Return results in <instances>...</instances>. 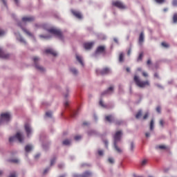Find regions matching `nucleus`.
Segmentation results:
<instances>
[{
  "label": "nucleus",
  "instance_id": "bb28decb",
  "mask_svg": "<svg viewBox=\"0 0 177 177\" xmlns=\"http://www.w3.org/2000/svg\"><path fill=\"white\" fill-rule=\"evenodd\" d=\"M156 149H160V150H165L167 147L165 145H158L156 147Z\"/></svg>",
  "mask_w": 177,
  "mask_h": 177
},
{
  "label": "nucleus",
  "instance_id": "f704fd0d",
  "mask_svg": "<svg viewBox=\"0 0 177 177\" xmlns=\"http://www.w3.org/2000/svg\"><path fill=\"white\" fill-rule=\"evenodd\" d=\"M46 117H49L50 118H52V112L51 111H48L46 113Z\"/></svg>",
  "mask_w": 177,
  "mask_h": 177
},
{
  "label": "nucleus",
  "instance_id": "13d9d810",
  "mask_svg": "<svg viewBox=\"0 0 177 177\" xmlns=\"http://www.w3.org/2000/svg\"><path fill=\"white\" fill-rule=\"evenodd\" d=\"M147 65L151 64V59H148L147 62Z\"/></svg>",
  "mask_w": 177,
  "mask_h": 177
},
{
  "label": "nucleus",
  "instance_id": "473e14b6",
  "mask_svg": "<svg viewBox=\"0 0 177 177\" xmlns=\"http://www.w3.org/2000/svg\"><path fill=\"white\" fill-rule=\"evenodd\" d=\"M39 37L41 39H48L50 38V36H45L44 35H39Z\"/></svg>",
  "mask_w": 177,
  "mask_h": 177
},
{
  "label": "nucleus",
  "instance_id": "ddd939ff",
  "mask_svg": "<svg viewBox=\"0 0 177 177\" xmlns=\"http://www.w3.org/2000/svg\"><path fill=\"white\" fill-rule=\"evenodd\" d=\"M35 18L34 17H24L22 18L23 22H32L35 21Z\"/></svg>",
  "mask_w": 177,
  "mask_h": 177
},
{
  "label": "nucleus",
  "instance_id": "2f4dec72",
  "mask_svg": "<svg viewBox=\"0 0 177 177\" xmlns=\"http://www.w3.org/2000/svg\"><path fill=\"white\" fill-rule=\"evenodd\" d=\"M56 162V158H53L50 160V167L53 166Z\"/></svg>",
  "mask_w": 177,
  "mask_h": 177
},
{
  "label": "nucleus",
  "instance_id": "a18cd8bd",
  "mask_svg": "<svg viewBox=\"0 0 177 177\" xmlns=\"http://www.w3.org/2000/svg\"><path fill=\"white\" fill-rule=\"evenodd\" d=\"M5 33H6V32H5L4 30L0 29V36H2V35H5Z\"/></svg>",
  "mask_w": 177,
  "mask_h": 177
},
{
  "label": "nucleus",
  "instance_id": "bf43d9fd",
  "mask_svg": "<svg viewBox=\"0 0 177 177\" xmlns=\"http://www.w3.org/2000/svg\"><path fill=\"white\" fill-rule=\"evenodd\" d=\"M2 2L3 3L4 6H7V2L6 0H1Z\"/></svg>",
  "mask_w": 177,
  "mask_h": 177
},
{
  "label": "nucleus",
  "instance_id": "b1692460",
  "mask_svg": "<svg viewBox=\"0 0 177 177\" xmlns=\"http://www.w3.org/2000/svg\"><path fill=\"white\" fill-rule=\"evenodd\" d=\"M143 55H144V53H143V52H141V53L139 54V56H138V59H137V61H138V62L142 61V57H143Z\"/></svg>",
  "mask_w": 177,
  "mask_h": 177
},
{
  "label": "nucleus",
  "instance_id": "393cba45",
  "mask_svg": "<svg viewBox=\"0 0 177 177\" xmlns=\"http://www.w3.org/2000/svg\"><path fill=\"white\" fill-rule=\"evenodd\" d=\"M154 129V121L152 119L150 122V131H153Z\"/></svg>",
  "mask_w": 177,
  "mask_h": 177
},
{
  "label": "nucleus",
  "instance_id": "f257e3e1",
  "mask_svg": "<svg viewBox=\"0 0 177 177\" xmlns=\"http://www.w3.org/2000/svg\"><path fill=\"white\" fill-rule=\"evenodd\" d=\"M122 135V133L121 131H116L115 133L113 136V139H114V147L116 150V151H118V153H122V149H120L117 143L118 142H120V139H121V136Z\"/></svg>",
  "mask_w": 177,
  "mask_h": 177
},
{
  "label": "nucleus",
  "instance_id": "c03bdc74",
  "mask_svg": "<svg viewBox=\"0 0 177 177\" xmlns=\"http://www.w3.org/2000/svg\"><path fill=\"white\" fill-rule=\"evenodd\" d=\"M158 3H163L165 2V0H155Z\"/></svg>",
  "mask_w": 177,
  "mask_h": 177
},
{
  "label": "nucleus",
  "instance_id": "603ef678",
  "mask_svg": "<svg viewBox=\"0 0 177 177\" xmlns=\"http://www.w3.org/2000/svg\"><path fill=\"white\" fill-rule=\"evenodd\" d=\"M131 48H130L128 51H127V55L129 56L131 55Z\"/></svg>",
  "mask_w": 177,
  "mask_h": 177
},
{
  "label": "nucleus",
  "instance_id": "a19ab883",
  "mask_svg": "<svg viewBox=\"0 0 177 177\" xmlns=\"http://www.w3.org/2000/svg\"><path fill=\"white\" fill-rule=\"evenodd\" d=\"M147 162V160L146 159L143 160L141 163L142 166H145Z\"/></svg>",
  "mask_w": 177,
  "mask_h": 177
},
{
  "label": "nucleus",
  "instance_id": "6ab92c4d",
  "mask_svg": "<svg viewBox=\"0 0 177 177\" xmlns=\"http://www.w3.org/2000/svg\"><path fill=\"white\" fill-rule=\"evenodd\" d=\"M17 39L22 44H26V41H25V39L21 36L19 35L18 37H17Z\"/></svg>",
  "mask_w": 177,
  "mask_h": 177
},
{
  "label": "nucleus",
  "instance_id": "6e6552de",
  "mask_svg": "<svg viewBox=\"0 0 177 177\" xmlns=\"http://www.w3.org/2000/svg\"><path fill=\"white\" fill-rule=\"evenodd\" d=\"M10 57V54H6L3 49L0 48V58L8 59Z\"/></svg>",
  "mask_w": 177,
  "mask_h": 177
},
{
  "label": "nucleus",
  "instance_id": "7ed1b4c3",
  "mask_svg": "<svg viewBox=\"0 0 177 177\" xmlns=\"http://www.w3.org/2000/svg\"><path fill=\"white\" fill-rule=\"evenodd\" d=\"M46 30H48V32L57 36L61 39H63V35L62 34V31H60V30H58L55 28H51Z\"/></svg>",
  "mask_w": 177,
  "mask_h": 177
},
{
  "label": "nucleus",
  "instance_id": "f03ea898",
  "mask_svg": "<svg viewBox=\"0 0 177 177\" xmlns=\"http://www.w3.org/2000/svg\"><path fill=\"white\" fill-rule=\"evenodd\" d=\"M133 80L136 85L140 88H145V86H150V83L149 80L141 81L137 75L134 76Z\"/></svg>",
  "mask_w": 177,
  "mask_h": 177
},
{
  "label": "nucleus",
  "instance_id": "79ce46f5",
  "mask_svg": "<svg viewBox=\"0 0 177 177\" xmlns=\"http://www.w3.org/2000/svg\"><path fill=\"white\" fill-rule=\"evenodd\" d=\"M97 153H98L99 156H103V153H104L102 150H98Z\"/></svg>",
  "mask_w": 177,
  "mask_h": 177
},
{
  "label": "nucleus",
  "instance_id": "052dcab7",
  "mask_svg": "<svg viewBox=\"0 0 177 177\" xmlns=\"http://www.w3.org/2000/svg\"><path fill=\"white\" fill-rule=\"evenodd\" d=\"M145 136H146V138H149L150 133H146Z\"/></svg>",
  "mask_w": 177,
  "mask_h": 177
},
{
  "label": "nucleus",
  "instance_id": "4be33fe9",
  "mask_svg": "<svg viewBox=\"0 0 177 177\" xmlns=\"http://www.w3.org/2000/svg\"><path fill=\"white\" fill-rule=\"evenodd\" d=\"M113 87L110 86L106 91L102 93V95H104V94L108 93L109 91H113Z\"/></svg>",
  "mask_w": 177,
  "mask_h": 177
},
{
  "label": "nucleus",
  "instance_id": "20e7f679",
  "mask_svg": "<svg viewBox=\"0 0 177 177\" xmlns=\"http://www.w3.org/2000/svg\"><path fill=\"white\" fill-rule=\"evenodd\" d=\"M11 115L10 113H5L1 114L0 118V124L5 121L6 122H9L10 121Z\"/></svg>",
  "mask_w": 177,
  "mask_h": 177
},
{
  "label": "nucleus",
  "instance_id": "338daca9",
  "mask_svg": "<svg viewBox=\"0 0 177 177\" xmlns=\"http://www.w3.org/2000/svg\"><path fill=\"white\" fill-rule=\"evenodd\" d=\"M113 40H114V41H115V43H118V39H117L116 38H115Z\"/></svg>",
  "mask_w": 177,
  "mask_h": 177
},
{
  "label": "nucleus",
  "instance_id": "4d7b16f0",
  "mask_svg": "<svg viewBox=\"0 0 177 177\" xmlns=\"http://www.w3.org/2000/svg\"><path fill=\"white\" fill-rule=\"evenodd\" d=\"M142 75H143L144 77H147V76H148V74H147V73H145V72H143V73H142Z\"/></svg>",
  "mask_w": 177,
  "mask_h": 177
},
{
  "label": "nucleus",
  "instance_id": "c85d7f7f",
  "mask_svg": "<svg viewBox=\"0 0 177 177\" xmlns=\"http://www.w3.org/2000/svg\"><path fill=\"white\" fill-rule=\"evenodd\" d=\"M22 30L29 36H32V34L29 32L27 29L22 28Z\"/></svg>",
  "mask_w": 177,
  "mask_h": 177
},
{
  "label": "nucleus",
  "instance_id": "dca6fc26",
  "mask_svg": "<svg viewBox=\"0 0 177 177\" xmlns=\"http://www.w3.org/2000/svg\"><path fill=\"white\" fill-rule=\"evenodd\" d=\"M93 42H90V43H85L84 44V47L85 49L88 50L92 48V46H93Z\"/></svg>",
  "mask_w": 177,
  "mask_h": 177
},
{
  "label": "nucleus",
  "instance_id": "09e8293b",
  "mask_svg": "<svg viewBox=\"0 0 177 177\" xmlns=\"http://www.w3.org/2000/svg\"><path fill=\"white\" fill-rule=\"evenodd\" d=\"M148 116H149V113H145V115L144 117H143V120H147V118H148Z\"/></svg>",
  "mask_w": 177,
  "mask_h": 177
},
{
  "label": "nucleus",
  "instance_id": "e2e57ef3",
  "mask_svg": "<svg viewBox=\"0 0 177 177\" xmlns=\"http://www.w3.org/2000/svg\"><path fill=\"white\" fill-rule=\"evenodd\" d=\"M58 168L59 169L63 168V165H58Z\"/></svg>",
  "mask_w": 177,
  "mask_h": 177
},
{
  "label": "nucleus",
  "instance_id": "ea45409f",
  "mask_svg": "<svg viewBox=\"0 0 177 177\" xmlns=\"http://www.w3.org/2000/svg\"><path fill=\"white\" fill-rule=\"evenodd\" d=\"M82 137L81 136H75V140H80Z\"/></svg>",
  "mask_w": 177,
  "mask_h": 177
},
{
  "label": "nucleus",
  "instance_id": "aec40b11",
  "mask_svg": "<svg viewBox=\"0 0 177 177\" xmlns=\"http://www.w3.org/2000/svg\"><path fill=\"white\" fill-rule=\"evenodd\" d=\"M144 41V33L142 32L139 37V42L142 43Z\"/></svg>",
  "mask_w": 177,
  "mask_h": 177
},
{
  "label": "nucleus",
  "instance_id": "0eeeda50",
  "mask_svg": "<svg viewBox=\"0 0 177 177\" xmlns=\"http://www.w3.org/2000/svg\"><path fill=\"white\" fill-rule=\"evenodd\" d=\"M33 61H34L36 68L39 69L41 71H44V68L42 66H39L37 64V62L39 61V58H38L37 57H35L33 58Z\"/></svg>",
  "mask_w": 177,
  "mask_h": 177
},
{
  "label": "nucleus",
  "instance_id": "5fc2aeb1",
  "mask_svg": "<svg viewBox=\"0 0 177 177\" xmlns=\"http://www.w3.org/2000/svg\"><path fill=\"white\" fill-rule=\"evenodd\" d=\"M100 104L102 106V107H105L102 100L100 101Z\"/></svg>",
  "mask_w": 177,
  "mask_h": 177
},
{
  "label": "nucleus",
  "instance_id": "6e6d98bb",
  "mask_svg": "<svg viewBox=\"0 0 177 177\" xmlns=\"http://www.w3.org/2000/svg\"><path fill=\"white\" fill-rule=\"evenodd\" d=\"M48 171H49V169H48V168L44 170V174H46Z\"/></svg>",
  "mask_w": 177,
  "mask_h": 177
},
{
  "label": "nucleus",
  "instance_id": "f3484780",
  "mask_svg": "<svg viewBox=\"0 0 177 177\" xmlns=\"http://www.w3.org/2000/svg\"><path fill=\"white\" fill-rule=\"evenodd\" d=\"M32 150V146L30 145H28L25 147V151L26 153H29V151H31Z\"/></svg>",
  "mask_w": 177,
  "mask_h": 177
},
{
  "label": "nucleus",
  "instance_id": "3c124183",
  "mask_svg": "<svg viewBox=\"0 0 177 177\" xmlns=\"http://www.w3.org/2000/svg\"><path fill=\"white\" fill-rule=\"evenodd\" d=\"M64 106H65V107H68V101H66L65 102H64Z\"/></svg>",
  "mask_w": 177,
  "mask_h": 177
},
{
  "label": "nucleus",
  "instance_id": "f8f14e48",
  "mask_svg": "<svg viewBox=\"0 0 177 177\" xmlns=\"http://www.w3.org/2000/svg\"><path fill=\"white\" fill-rule=\"evenodd\" d=\"M25 131L26 132L27 136H30V133H32V129L28 124H26L25 126Z\"/></svg>",
  "mask_w": 177,
  "mask_h": 177
},
{
  "label": "nucleus",
  "instance_id": "de8ad7c7",
  "mask_svg": "<svg viewBox=\"0 0 177 177\" xmlns=\"http://www.w3.org/2000/svg\"><path fill=\"white\" fill-rule=\"evenodd\" d=\"M164 124H165L164 121L162 120H160V125L162 126V127H164Z\"/></svg>",
  "mask_w": 177,
  "mask_h": 177
},
{
  "label": "nucleus",
  "instance_id": "4c0bfd02",
  "mask_svg": "<svg viewBox=\"0 0 177 177\" xmlns=\"http://www.w3.org/2000/svg\"><path fill=\"white\" fill-rule=\"evenodd\" d=\"M108 161H109V162L110 164H113V162H114V160H113L112 158H109L108 159Z\"/></svg>",
  "mask_w": 177,
  "mask_h": 177
},
{
  "label": "nucleus",
  "instance_id": "49530a36",
  "mask_svg": "<svg viewBox=\"0 0 177 177\" xmlns=\"http://www.w3.org/2000/svg\"><path fill=\"white\" fill-rule=\"evenodd\" d=\"M156 111H157L158 113H161V109H160V106H157V108H156Z\"/></svg>",
  "mask_w": 177,
  "mask_h": 177
},
{
  "label": "nucleus",
  "instance_id": "58836bf2",
  "mask_svg": "<svg viewBox=\"0 0 177 177\" xmlns=\"http://www.w3.org/2000/svg\"><path fill=\"white\" fill-rule=\"evenodd\" d=\"M172 5L175 7L177 6V0H173L172 1Z\"/></svg>",
  "mask_w": 177,
  "mask_h": 177
},
{
  "label": "nucleus",
  "instance_id": "69168bd1",
  "mask_svg": "<svg viewBox=\"0 0 177 177\" xmlns=\"http://www.w3.org/2000/svg\"><path fill=\"white\" fill-rule=\"evenodd\" d=\"M39 154H37V155H35V158H39Z\"/></svg>",
  "mask_w": 177,
  "mask_h": 177
},
{
  "label": "nucleus",
  "instance_id": "680f3d73",
  "mask_svg": "<svg viewBox=\"0 0 177 177\" xmlns=\"http://www.w3.org/2000/svg\"><path fill=\"white\" fill-rule=\"evenodd\" d=\"M154 77H156V78H158L159 77L158 74L157 73H156L154 74Z\"/></svg>",
  "mask_w": 177,
  "mask_h": 177
},
{
  "label": "nucleus",
  "instance_id": "a211bd4d",
  "mask_svg": "<svg viewBox=\"0 0 177 177\" xmlns=\"http://www.w3.org/2000/svg\"><path fill=\"white\" fill-rule=\"evenodd\" d=\"M77 60L80 63L82 66H84V62H82V57L79 55H76Z\"/></svg>",
  "mask_w": 177,
  "mask_h": 177
},
{
  "label": "nucleus",
  "instance_id": "412c9836",
  "mask_svg": "<svg viewBox=\"0 0 177 177\" xmlns=\"http://www.w3.org/2000/svg\"><path fill=\"white\" fill-rule=\"evenodd\" d=\"M91 175L92 174H91V172L86 171L83 174H82V177H91Z\"/></svg>",
  "mask_w": 177,
  "mask_h": 177
},
{
  "label": "nucleus",
  "instance_id": "864d4df0",
  "mask_svg": "<svg viewBox=\"0 0 177 177\" xmlns=\"http://www.w3.org/2000/svg\"><path fill=\"white\" fill-rule=\"evenodd\" d=\"M134 149V145H133V142H131V150H133Z\"/></svg>",
  "mask_w": 177,
  "mask_h": 177
},
{
  "label": "nucleus",
  "instance_id": "7c9ffc66",
  "mask_svg": "<svg viewBox=\"0 0 177 177\" xmlns=\"http://www.w3.org/2000/svg\"><path fill=\"white\" fill-rule=\"evenodd\" d=\"M70 71L74 74V75H77L78 74V71L75 68H71Z\"/></svg>",
  "mask_w": 177,
  "mask_h": 177
},
{
  "label": "nucleus",
  "instance_id": "5701e85b",
  "mask_svg": "<svg viewBox=\"0 0 177 177\" xmlns=\"http://www.w3.org/2000/svg\"><path fill=\"white\" fill-rule=\"evenodd\" d=\"M63 145L64 146H68V145H70V143H71V141H70V140L68 139H66V140H64L63 142H62Z\"/></svg>",
  "mask_w": 177,
  "mask_h": 177
},
{
  "label": "nucleus",
  "instance_id": "c9c22d12",
  "mask_svg": "<svg viewBox=\"0 0 177 177\" xmlns=\"http://www.w3.org/2000/svg\"><path fill=\"white\" fill-rule=\"evenodd\" d=\"M161 45L165 48H169V46L165 42H162Z\"/></svg>",
  "mask_w": 177,
  "mask_h": 177
},
{
  "label": "nucleus",
  "instance_id": "c756f323",
  "mask_svg": "<svg viewBox=\"0 0 177 177\" xmlns=\"http://www.w3.org/2000/svg\"><path fill=\"white\" fill-rule=\"evenodd\" d=\"M141 115H142V111H139L136 115V118L138 120V118H140Z\"/></svg>",
  "mask_w": 177,
  "mask_h": 177
},
{
  "label": "nucleus",
  "instance_id": "1a4fd4ad",
  "mask_svg": "<svg viewBox=\"0 0 177 177\" xmlns=\"http://www.w3.org/2000/svg\"><path fill=\"white\" fill-rule=\"evenodd\" d=\"M71 12L76 18L79 19H82V15H81V12L74 10H71Z\"/></svg>",
  "mask_w": 177,
  "mask_h": 177
},
{
  "label": "nucleus",
  "instance_id": "37998d69",
  "mask_svg": "<svg viewBox=\"0 0 177 177\" xmlns=\"http://www.w3.org/2000/svg\"><path fill=\"white\" fill-rule=\"evenodd\" d=\"M73 177H82V176L81 174H73Z\"/></svg>",
  "mask_w": 177,
  "mask_h": 177
},
{
  "label": "nucleus",
  "instance_id": "9d476101",
  "mask_svg": "<svg viewBox=\"0 0 177 177\" xmlns=\"http://www.w3.org/2000/svg\"><path fill=\"white\" fill-rule=\"evenodd\" d=\"M96 54L105 53V47L104 46H100L97 48L95 51Z\"/></svg>",
  "mask_w": 177,
  "mask_h": 177
},
{
  "label": "nucleus",
  "instance_id": "9b49d317",
  "mask_svg": "<svg viewBox=\"0 0 177 177\" xmlns=\"http://www.w3.org/2000/svg\"><path fill=\"white\" fill-rule=\"evenodd\" d=\"M96 73H97V75H105V74H108L109 73V69L108 68H104L100 71L97 70Z\"/></svg>",
  "mask_w": 177,
  "mask_h": 177
},
{
  "label": "nucleus",
  "instance_id": "39448f33",
  "mask_svg": "<svg viewBox=\"0 0 177 177\" xmlns=\"http://www.w3.org/2000/svg\"><path fill=\"white\" fill-rule=\"evenodd\" d=\"M15 138L16 139H17V140H19L20 143H22V142H24L23 135L20 132H17L15 137H10L9 138V142H14Z\"/></svg>",
  "mask_w": 177,
  "mask_h": 177
},
{
  "label": "nucleus",
  "instance_id": "e433bc0d",
  "mask_svg": "<svg viewBox=\"0 0 177 177\" xmlns=\"http://www.w3.org/2000/svg\"><path fill=\"white\" fill-rule=\"evenodd\" d=\"M122 122L121 120H116L115 122V125H121Z\"/></svg>",
  "mask_w": 177,
  "mask_h": 177
},
{
  "label": "nucleus",
  "instance_id": "cd10ccee",
  "mask_svg": "<svg viewBox=\"0 0 177 177\" xmlns=\"http://www.w3.org/2000/svg\"><path fill=\"white\" fill-rule=\"evenodd\" d=\"M173 22L174 24L177 23V13L174 14L173 15Z\"/></svg>",
  "mask_w": 177,
  "mask_h": 177
},
{
  "label": "nucleus",
  "instance_id": "a878e982",
  "mask_svg": "<svg viewBox=\"0 0 177 177\" xmlns=\"http://www.w3.org/2000/svg\"><path fill=\"white\" fill-rule=\"evenodd\" d=\"M124 61V54L121 53L119 55V62H122Z\"/></svg>",
  "mask_w": 177,
  "mask_h": 177
},
{
  "label": "nucleus",
  "instance_id": "0e129e2a",
  "mask_svg": "<svg viewBox=\"0 0 177 177\" xmlns=\"http://www.w3.org/2000/svg\"><path fill=\"white\" fill-rule=\"evenodd\" d=\"M104 142L106 147H107L108 142L106 140H105V141H104Z\"/></svg>",
  "mask_w": 177,
  "mask_h": 177
},
{
  "label": "nucleus",
  "instance_id": "8fccbe9b",
  "mask_svg": "<svg viewBox=\"0 0 177 177\" xmlns=\"http://www.w3.org/2000/svg\"><path fill=\"white\" fill-rule=\"evenodd\" d=\"M9 177H17V175H16L15 173H12V174H11L10 175Z\"/></svg>",
  "mask_w": 177,
  "mask_h": 177
},
{
  "label": "nucleus",
  "instance_id": "774afa93",
  "mask_svg": "<svg viewBox=\"0 0 177 177\" xmlns=\"http://www.w3.org/2000/svg\"><path fill=\"white\" fill-rule=\"evenodd\" d=\"M126 71H127V72H129V71H130V68H126Z\"/></svg>",
  "mask_w": 177,
  "mask_h": 177
},
{
  "label": "nucleus",
  "instance_id": "2eb2a0df",
  "mask_svg": "<svg viewBox=\"0 0 177 177\" xmlns=\"http://www.w3.org/2000/svg\"><path fill=\"white\" fill-rule=\"evenodd\" d=\"M105 121H107V122H114V118L111 115H109L105 116Z\"/></svg>",
  "mask_w": 177,
  "mask_h": 177
},
{
  "label": "nucleus",
  "instance_id": "72a5a7b5",
  "mask_svg": "<svg viewBox=\"0 0 177 177\" xmlns=\"http://www.w3.org/2000/svg\"><path fill=\"white\" fill-rule=\"evenodd\" d=\"M10 162L12 163L17 164L19 162V160L18 159H12V160H10Z\"/></svg>",
  "mask_w": 177,
  "mask_h": 177
},
{
  "label": "nucleus",
  "instance_id": "4468645a",
  "mask_svg": "<svg viewBox=\"0 0 177 177\" xmlns=\"http://www.w3.org/2000/svg\"><path fill=\"white\" fill-rule=\"evenodd\" d=\"M45 53H46V54H51V55H53V56L57 55V53L55 50H53V49H52V48L46 49V50H45Z\"/></svg>",
  "mask_w": 177,
  "mask_h": 177
},
{
  "label": "nucleus",
  "instance_id": "423d86ee",
  "mask_svg": "<svg viewBox=\"0 0 177 177\" xmlns=\"http://www.w3.org/2000/svg\"><path fill=\"white\" fill-rule=\"evenodd\" d=\"M112 5L113 6H115L120 9H124L125 8V6L120 1H114L112 2Z\"/></svg>",
  "mask_w": 177,
  "mask_h": 177
}]
</instances>
